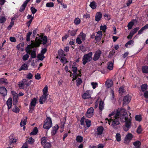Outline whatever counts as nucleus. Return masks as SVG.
<instances>
[{"mask_svg":"<svg viewBox=\"0 0 148 148\" xmlns=\"http://www.w3.org/2000/svg\"><path fill=\"white\" fill-rule=\"evenodd\" d=\"M94 109L93 108L91 107L88 109L86 114V116L88 118H90L93 115Z\"/></svg>","mask_w":148,"mask_h":148,"instance_id":"nucleus-8","label":"nucleus"},{"mask_svg":"<svg viewBox=\"0 0 148 148\" xmlns=\"http://www.w3.org/2000/svg\"><path fill=\"white\" fill-rule=\"evenodd\" d=\"M10 138V144H12L16 142V140L12 136H10L9 137Z\"/></svg>","mask_w":148,"mask_h":148,"instance_id":"nucleus-30","label":"nucleus"},{"mask_svg":"<svg viewBox=\"0 0 148 148\" xmlns=\"http://www.w3.org/2000/svg\"><path fill=\"white\" fill-rule=\"evenodd\" d=\"M13 96V105H16L17 102H18L17 98H18V95L17 93H12Z\"/></svg>","mask_w":148,"mask_h":148,"instance_id":"nucleus-16","label":"nucleus"},{"mask_svg":"<svg viewBox=\"0 0 148 148\" xmlns=\"http://www.w3.org/2000/svg\"><path fill=\"white\" fill-rule=\"evenodd\" d=\"M32 80H30L29 81L27 79H25L22 80L21 82H20L18 84L19 87L25 90L26 91L28 92H31L28 90L29 88V86L31 84V82Z\"/></svg>","mask_w":148,"mask_h":148,"instance_id":"nucleus-2","label":"nucleus"},{"mask_svg":"<svg viewBox=\"0 0 148 148\" xmlns=\"http://www.w3.org/2000/svg\"><path fill=\"white\" fill-rule=\"evenodd\" d=\"M15 105L14 108L12 109V111L16 113H18L19 112V109L16 105Z\"/></svg>","mask_w":148,"mask_h":148,"instance_id":"nucleus-42","label":"nucleus"},{"mask_svg":"<svg viewBox=\"0 0 148 148\" xmlns=\"http://www.w3.org/2000/svg\"><path fill=\"white\" fill-rule=\"evenodd\" d=\"M142 70L143 73H148V66L147 65L143 66L142 68Z\"/></svg>","mask_w":148,"mask_h":148,"instance_id":"nucleus-24","label":"nucleus"},{"mask_svg":"<svg viewBox=\"0 0 148 148\" xmlns=\"http://www.w3.org/2000/svg\"><path fill=\"white\" fill-rule=\"evenodd\" d=\"M8 84V82L6 79L4 78L0 79V85H1L3 84Z\"/></svg>","mask_w":148,"mask_h":148,"instance_id":"nucleus-22","label":"nucleus"},{"mask_svg":"<svg viewBox=\"0 0 148 148\" xmlns=\"http://www.w3.org/2000/svg\"><path fill=\"white\" fill-rule=\"evenodd\" d=\"M29 58V55L27 53L25 55H24L22 58V59L23 60L25 61L27 60H28V58Z\"/></svg>","mask_w":148,"mask_h":148,"instance_id":"nucleus-55","label":"nucleus"},{"mask_svg":"<svg viewBox=\"0 0 148 148\" xmlns=\"http://www.w3.org/2000/svg\"><path fill=\"white\" fill-rule=\"evenodd\" d=\"M38 131L37 127H35L32 131L30 133V134L32 135H35L37 133Z\"/></svg>","mask_w":148,"mask_h":148,"instance_id":"nucleus-28","label":"nucleus"},{"mask_svg":"<svg viewBox=\"0 0 148 148\" xmlns=\"http://www.w3.org/2000/svg\"><path fill=\"white\" fill-rule=\"evenodd\" d=\"M79 38L81 39L82 41L83 42L85 40L86 37V35L83 32H81L78 36Z\"/></svg>","mask_w":148,"mask_h":148,"instance_id":"nucleus-20","label":"nucleus"},{"mask_svg":"<svg viewBox=\"0 0 148 148\" xmlns=\"http://www.w3.org/2000/svg\"><path fill=\"white\" fill-rule=\"evenodd\" d=\"M80 20L78 18H76L74 21V23L75 25H78L80 23Z\"/></svg>","mask_w":148,"mask_h":148,"instance_id":"nucleus-48","label":"nucleus"},{"mask_svg":"<svg viewBox=\"0 0 148 148\" xmlns=\"http://www.w3.org/2000/svg\"><path fill=\"white\" fill-rule=\"evenodd\" d=\"M78 75H78L77 74V73H73V79H72V81H74V80H75V79H77Z\"/></svg>","mask_w":148,"mask_h":148,"instance_id":"nucleus-54","label":"nucleus"},{"mask_svg":"<svg viewBox=\"0 0 148 148\" xmlns=\"http://www.w3.org/2000/svg\"><path fill=\"white\" fill-rule=\"evenodd\" d=\"M76 81L77 82V85L78 86L80 85L82 82V80L80 78H78Z\"/></svg>","mask_w":148,"mask_h":148,"instance_id":"nucleus-50","label":"nucleus"},{"mask_svg":"<svg viewBox=\"0 0 148 148\" xmlns=\"http://www.w3.org/2000/svg\"><path fill=\"white\" fill-rule=\"evenodd\" d=\"M31 0H26L25 1L22 5L20 7L19 11L22 12L25 9L28 3Z\"/></svg>","mask_w":148,"mask_h":148,"instance_id":"nucleus-11","label":"nucleus"},{"mask_svg":"<svg viewBox=\"0 0 148 148\" xmlns=\"http://www.w3.org/2000/svg\"><path fill=\"white\" fill-rule=\"evenodd\" d=\"M59 127V126L57 125H56L53 127L52 130L51 132V134L52 136L54 135L56 133Z\"/></svg>","mask_w":148,"mask_h":148,"instance_id":"nucleus-15","label":"nucleus"},{"mask_svg":"<svg viewBox=\"0 0 148 148\" xmlns=\"http://www.w3.org/2000/svg\"><path fill=\"white\" fill-rule=\"evenodd\" d=\"M30 10L32 13L33 14H35L37 11V10L33 7H31Z\"/></svg>","mask_w":148,"mask_h":148,"instance_id":"nucleus-59","label":"nucleus"},{"mask_svg":"<svg viewBox=\"0 0 148 148\" xmlns=\"http://www.w3.org/2000/svg\"><path fill=\"white\" fill-rule=\"evenodd\" d=\"M121 115L125 119V127L127 128V130L124 129V130L126 131H127L128 129L130 127L132 118L130 116L128 117L125 109H123L121 110L120 112H117L116 114L114 112H112L109 115V117L111 118L109 119L107 118L106 120L108 121V124L112 127L116 129L118 125L120 124L119 117Z\"/></svg>","mask_w":148,"mask_h":148,"instance_id":"nucleus-1","label":"nucleus"},{"mask_svg":"<svg viewBox=\"0 0 148 148\" xmlns=\"http://www.w3.org/2000/svg\"><path fill=\"white\" fill-rule=\"evenodd\" d=\"M142 131V129L140 125H139L137 130V132L138 134H140L141 133Z\"/></svg>","mask_w":148,"mask_h":148,"instance_id":"nucleus-63","label":"nucleus"},{"mask_svg":"<svg viewBox=\"0 0 148 148\" xmlns=\"http://www.w3.org/2000/svg\"><path fill=\"white\" fill-rule=\"evenodd\" d=\"M6 88L4 86L0 87V92H7Z\"/></svg>","mask_w":148,"mask_h":148,"instance_id":"nucleus-40","label":"nucleus"},{"mask_svg":"<svg viewBox=\"0 0 148 148\" xmlns=\"http://www.w3.org/2000/svg\"><path fill=\"white\" fill-rule=\"evenodd\" d=\"M136 121H140L141 120V116L140 115H137L135 116Z\"/></svg>","mask_w":148,"mask_h":148,"instance_id":"nucleus-61","label":"nucleus"},{"mask_svg":"<svg viewBox=\"0 0 148 148\" xmlns=\"http://www.w3.org/2000/svg\"><path fill=\"white\" fill-rule=\"evenodd\" d=\"M133 137L131 133H128L125 137V141L129 140L130 141Z\"/></svg>","mask_w":148,"mask_h":148,"instance_id":"nucleus-21","label":"nucleus"},{"mask_svg":"<svg viewBox=\"0 0 148 148\" xmlns=\"http://www.w3.org/2000/svg\"><path fill=\"white\" fill-rule=\"evenodd\" d=\"M76 42L78 44H80L82 43V41L79 37H78L76 38Z\"/></svg>","mask_w":148,"mask_h":148,"instance_id":"nucleus-64","label":"nucleus"},{"mask_svg":"<svg viewBox=\"0 0 148 148\" xmlns=\"http://www.w3.org/2000/svg\"><path fill=\"white\" fill-rule=\"evenodd\" d=\"M54 6V3L53 2H48L46 4V7L48 8L53 7Z\"/></svg>","mask_w":148,"mask_h":148,"instance_id":"nucleus-41","label":"nucleus"},{"mask_svg":"<svg viewBox=\"0 0 148 148\" xmlns=\"http://www.w3.org/2000/svg\"><path fill=\"white\" fill-rule=\"evenodd\" d=\"M134 22L131 21L128 24L127 27H128V29H131L132 26L134 25Z\"/></svg>","mask_w":148,"mask_h":148,"instance_id":"nucleus-35","label":"nucleus"},{"mask_svg":"<svg viewBox=\"0 0 148 148\" xmlns=\"http://www.w3.org/2000/svg\"><path fill=\"white\" fill-rule=\"evenodd\" d=\"M12 104V99L11 98H9L7 101V104L8 109L9 110L11 108Z\"/></svg>","mask_w":148,"mask_h":148,"instance_id":"nucleus-18","label":"nucleus"},{"mask_svg":"<svg viewBox=\"0 0 148 148\" xmlns=\"http://www.w3.org/2000/svg\"><path fill=\"white\" fill-rule=\"evenodd\" d=\"M113 82L112 80L107 79L106 82V86L107 88V91L110 92H114V91L112 88Z\"/></svg>","mask_w":148,"mask_h":148,"instance_id":"nucleus-5","label":"nucleus"},{"mask_svg":"<svg viewBox=\"0 0 148 148\" xmlns=\"http://www.w3.org/2000/svg\"><path fill=\"white\" fill-rule=\"evenodd\" d=\"M78 30V29L69 30L68 31V33L71 36H74L76 34Z\"/></svg>","mask_w":148,"mask_h":148,"instance_id":"nucleus-17","label":"nucleus"},{"mask_svg":"<svg viewBox=\"0 0 148 148\" xmlns=\"http://www.w3.org/2000/svg\"><path fill=\"white\" fill-rule=\"evenodd\" d=\"M89 6L92 9H95L97 8V4L95 1H93L90 3Z\"/></svg>","mask_w":148,"mask_h":148,"instance_id":"nucleus-23","label":"nucleus"},{"mask_svg":"<svg viewBox=\"0 0 148 148\" xmlns=\"http://www.w3.org/2000/svg\"><path fill=\"white\" fill-rule=\"evenodd\" d=\"M28 66L26 64H24L22 66L19 68V70L21 71L22 70H26L27 69Z\"/></svg>","mask_w":148,"mask_h":148,"instance_id":"nucleus-27","label":"nucleus"},{"mask_svg":"<svg viewBox=\"0 0 148 148\" xmlns=\"http://www.w3.org/2000/svg\"><path fill=\"white\" fill-rule=\"evenodd\" d=\"M134 42V41L132 40H131L127 42L125 45V46L127 48H128V45H131L132 44H133Z\"/></svg>","mask_w":148,"mask_h":148,"instance_id":"nucleus-45","label":"nucleus"},{"mask_svg":"<svg viewBox=\"0 0 148 148\" xmlns=\"http://www.w3.org/2000/svg\"><path fill=\"white\" fill-rule=\"evenodd\" d=\"M147 87V85L146 84H144L141 86V89L143 92H144L146 90Z\"/></svg>","mask_w":148,"mask_h":148,"instance_id":"nucleus-32","label":"nucleus"},{"mask_svg":"<svg viewBox=\"0 0 148 148\" xmlns=\"http://www.w3.org/2000/svg\"><path fill=\"white\" fill-rule=\"evenodd\" d=\"M37 58L39 60L42 61L44 58H45V57L44 55H42L40 54H39L37 56Z\"/></svg>","mask_w":148,"mask_h":148,"instance_id":"nucleus-44","label":"nucleus"},{"mask_svg":"<svg viewBox=\"0 0 148 148\" xmlns=\"http://www.w3.org/2000/svg\"><path fill=\"white\" fill-rule=\"evenodd\" d=\"M47 93H43V95L40 97L39 100V103L40 104H43L47 100L48 94Z\"/></svg>","mask_w":148,"mask_h":148,"instance_id":"nucleus-10","label":"nucleus"},{"mask_svg":"<svg viewBox=\"0 0 148 148\" xmlns=\"http://www.w3.org/2000/svg\"><path fill=\"white\" fill-rule=\"evenodd\" d=\"M86 125L88 127H89L91 125V122L90 120L86 119Z\"/></svg>","mask_w":148,"mask_h":148,"instance_id":"nucleus-51","label":"nucleus"},{"mask_svg":"<svg viewBox=\"0 0 148 148\" xmlns=\"http://www.w3.org/2000/svg\"><path fill=\"white\" fill-rule=\"evenodd\" d=\"M104 102L102 101H100L99 109L100 110L102 111L104 109Z\"/></svg>","mask_w":148,"mask_h":148,"instance_id":"nucleus-25","label":"nucleus"},{"mask_svg":"<svg viewBox=\"0 0 148 148\" xmlns=\"http://www.w3.org/2000/svg\"><path fill=\"white\" fill-rule=\"evenodd\" d=\"M139 29V28L138 27H136L133 29L130 32H131L134 35L137 32Z\"/></svg>","mask_w":148,"mask_h":148,"instance_id":"nucleus-53","label":"nucleus"},{"mask_svg":"<svg viewBox=\"0 0 148 148\" xmlns=\"http://www.w3.org/2000/svg\"><path fill=\"white\" fill-rule=\"evenodd\" d=\"M91 84L93 89H95L98 86V84L97 82H92L91 83Z\"/></svg>","mask_w":148,"mask_h":148,"instance_id":"nucleus-62","label":"nucleus"},{"mask_svg":"<svg viewBox=\"0 0 148 148\" xmlns=\"http://www.w3.org/2000/svg\"><path fill=\"white\" fill-rule=\"evenodd\" d=\"M86 120L84 116H83L81 119L80 123L81 125H84V122H86Z\"/></svg>","mask_w":148,"mask_h":148,"instance_id":"nucleus-46","label":"nucleus"},{"mask_svg":"<svg viewBox=\"0 0 148 148\" xmlns=\"http://www.w3.org/2000/svg\"><path fill=\"white\" fill-rule=\"evenodd\" d=\"M47 140V137H43L41 139V143L42 145H44L46 142Z\"/></svg>","mask_w":148,"mask_h":148,"instance_id":"nucleus-34","label":"nucleus"},{"mask_svg":"<svg viewBox=\"0 0 148 148\" xmlns=\"http://www.w3.org/2000/svg\"><path fill=\"white\" fill-rule=\"evenodd\" d=\"M14 24V22H11L10 23V25L7 27V29L8 30L11 29L12 27Z\"/></svg>","mask_w":148,"mask_h":148,"instance_id":"nucleus-58","label":"nucleus"},{"mask_svg":"<svg viewBox=\"0 0 148 148\" xmlns=\"http://www.w3.org/2000/svg\"><path fill=\"white\" fill-rule=\"evenodd\" d=\"M32 34V32H29L26 35V41H29L30 40V37Z\"/></svg>","mask_w":148,"mask_h":148,"instance_id":"nucleus-39","label":"nucleus"},{"mask_svg":"<svg viewBox=\"0 0 148 148\" xmlns=\"http://www.w3.org/2000/svg\"><path fill=\"white\" fill-rule=\"evenodd\" d=\"M107 68L110 70L113 69V64L112 62H109L108 63Z\"/></svg>","mask_w":148,"mask_h":148,"instance_id":"nucleus-29","label":"nucleus"},{"mask_svg":"<svg viewBox=\"0 0 148 148\" xmlns=\"http://www.w3.org/2000/svg\"><path fill=\"white\" fill-rule=\"evenodd\" d=\"M37 103V99L35 98H34L31 102L29 105V112L31 113L34 110L35 106Z\"/></svg>","mask_w":148,"mask_h":148,"instance_id":"nucleus-6","label":"nucleus"},{"mask_svg":"<svg viewBox=\"0 0 148 148\" xmlns=\"http://www.w3.org/2000/svg\"><path fill=\"white\" fill-rule=\"evenodd\" d=\"M102 17V14L100 12H97L95 16V20L97 22L99 21Z\"/></svg>","mask_w":148,"mask_h":148,"instance_id":"nucleus-14","label":"nucleus"},{"mask_svg":"<svg viewBox=\"0 0 148 148\" xmlns=\"http://www.w3.org/2000/svg\"><path fill=\"white\" fill-rule=\"evenodd\" d=\"M131 99V97L129 95H127L125 96L123 99V102L124 105L127 104L129 103Z\"/></svg>","mask_w":148,"mask_h":148,"instance_id":"nucleus-12","label":"nucleus"},{"mask_svg":"<svg viewBox=\"0 0 148 148\" xmlns=\"http://www.w3.org/2000/svg\"><path fill=\"white\" fill-rule=\"evenodd\" d=\"M133 144L135 147H140L141 145V143L140 141L138 140L134 142Z\"/></svg>","mask_w":148,"mask_h":148,"instance_id":"nucleus-43","label":"nucleus"},{"mask_svg":"<svg viewBox=\"0 0 148 148\" xmlns=\"http://www.w3.org/2000/svg\"><path fill=\"white\" fill-rule=\"evenodd\" d=\"M91 97L89 93H84L82 95V98L84 99H88Z\"/></svg>","mask_w":148,"mask_h":148,"instance_id":"nucleus-26","label":"nucleus"},{"mask_svg":"<svg viewBox=\"0 0 148 148\" xmlns=\"http://www.w3.org/2000/svg\"><path fill=\"white\" fill-rule=\"evenodd\" d=\"M31 48L30 45H28L25 48V51L27 54H30L32 51H31Z\"/></svg>","mask_w":148,"mask_h":148,"instance_id":"nucleus-31","label":"nucleus"},{"mask_svg":"<svg viewBox=\"0 0 148 148\" xmlns=\"http://www.w3.org/2000/svg\"><path fill=\"white\" fill-rule=\"evenodd\" d=\"M6 20V18L5 16H1L0 18V23H3Z\"/></svg>","mask_w":148,"mask_h":148,"instance_id":"nucleus-38","label":"nucleus"},{"mask_svg":"<svg viewBox=\"0 0 148 148\" xmlns=\"http://www.w3.org/2000/svg\"><path fill=\"white\" fill-rule=\"evenodd\" d=\"M102 37V36L97 35L95 37V39L96 41H99Z\"/></svg>","mask_w":148,"mask_h":148,"instance_id":"nucleus-60","label":"nucleus"},{"mask_svg":"<svg viewBox=\"0 0 148 148\" xmlns=\"http://www.w3.org/2000/svg\"><path fill=\"white\" fill-rule=\"evenodd\" d=\"M27 119V117L26 116L24 117L22 119L20 123L21 127H22L23 126L26 124Z\"/></svg>","mask_w":148,"mask_h":148,"instance_id":"nucleus-19","label":"nucleus"},{"mask_svg":"<svg viewBox=\"0 0 148 148\" xmlns=\"http://www.w3.org/2000/svg\"><path fill=\"white\" fill-rule=\"evenodd\" d=\"M51 143H46L44 147V148H51Z\"/></svg>","mask_w":148,"mask_h":148,"instance_id":"nucleus-47","label":"nucleus"},{"mask_svg":"<svg viewBox=\"0 0 148 148\" xmlns=\"http://www.w3.org/2000/svg\"><path fill=\"white\" fill-rule=\"evenodd\" d=\"M30 55H31V56L32 58H35L36 57V51L34 50L32 51Z\"/></svg>","mask_w":148,"mask_h":148,"instance_id":"nucleus-37","label":"nucleus"},{"mask_svg":"<svg viewBox=\"0 0 148 148\" xmlns=\"http://www.w3.org/2000/svg\"><path fill=\"white\" fill-rule=\"evenodd\" d=\"M103 130V127L102 126L98 127H97L96 131H95V135L99 137L102 134Z\"/></svg>","mask_w":148,"mask_h":148,"instance_id":"nucleus-7","label":"nucleus"},{"mask_svg":"<svg viewBox=\"0 0 148 148\" xmlns=\"http://www.w3.org/2000/svg\"><path fill=\"white\" fill-rule=\"evenodd\" d=\"M101 51L99 49L97 50L95 52L93 60L94 61H96L98 60L101 56Z\"/></svg>","mask_w":148,"mask_h":148,"instance_id":"nucleus-9","label":"nucleus"},{"mask_svg":"<svg viewBox=\"0 0 148 148\" xmlns=\"http://www.w3.org/2000/svg\"><path fill=\"white\" fill-rule=\"evenodd\" d=\"M100 29L103 31H106L107 29V26L106 25H101L100 27Z\"/></svg>","mask_w":148,"mask_h":148,"instance_id":"nucleus-57","label":"nucleus"},{"mask_svg":"<svg viewBox=\"0 0 148 148\" xmlns=\"http://www.w3.org/2000/svg\"><path fill=\"white\" fill-rule=\"evenodd\" d=\"M41 41L40 40L37 41L35 42L32 43L31 45L32 48L39 47L40 46V44H41Z\"/></svg>","mask_w":148,"mask_h":148,"instance_id":"nucleus-13","label":"nucleus"},{"mask_svg":"<svg viewBox=\"0 0 148 148\" xmlns=\"http://www.w3.org/2000/svg\"><path fill=\"white\" fill-rule=\"evenodd\" d=\"M116 140L118 142L120 141L121 140V135L119 133H117L116 135Z\"/></svg>","mask_w":148,"mask_h":148,"instance_id":"nucleus-49","label":"nucleus"},{"mask_svg":"<svg viewBox=\"0 0 148 148\" xmlns=\"http://www.w3.org/2000/svg\"><path fill=\"white\" fill-rule=\"evenodd\" d=\"M83 137L80 136H78L76 138L77 141L78 143H81L83 141Z\"/></svg>","mask_w":148,"mask_h":148,"instance_id":"nucleus-33","label":"nucleus"},{"mask_svg":"<svg viewBox=\"0 0 148 148\" xmlns=\"http://www.w3.org/2000/svg\"><path fill=\"white\" fill-rule=\"evenodd\" d=\"M72 70L73 72V73H77V68L76 66H74L72 67Z\"/></svg>","mask_w":148,"mask_h":148,"instance_id":"nucleus-56","label":"nucleus"},{"mask_svg":"<svg viewBox=\"0 0 148 148\" xmlns=\"http://www.w3.org/2000/svg\"><path fill=\"white\" fill-rule=\"evenodd\" d=\"M52 125V122L51 118L49 117H47L45 121L43 128L46 129H49Z\"/></svg>","mask_w":148,"mask_h":148,"instance_id":"nucleus-4","label":"nucleus"},{"mask_svg":"<svg viewBox=\"0 0 148 148\" xmlns=\"http://www.w3.org/2000/svg\"><path fill=\"white\" fill-rule=\"evenodd\" d=\"M119 92H125V90L123 86L120 87L119 89Z\"/></svg>","mask_w":148,"mask_h":148,"instance_id":"nucleus-52","label":"nucleus"},{"mask_svg":"<svg viewBox=\"0 0 148 148\" xmlns=\"http://www.w3.org/2000/svg\"><path fill=\"white\" fill-rule=\"evenodd\" d=\"M92 52L88 53L84 55L82 58V64L85 65L87 63L91 61L92 59Z\"/></svg>","mask_w":148,"mask_h":148,"instance_id":"nucleus-3","label":"nucleus"},{"mask_svg":"<svg viewBox=\"0 0 148 148\" xmlns=\"http://www.w3.org/2000/svg\"><path fill=\"white\" fill-rule=\"evenodd\" d=\"M42 44L43 45H45L47 42V36H44L42 38Z\"/></svg>","mask_w":148,"mask_h":148,"instance_id":"nucleus-36","label":"nucleus"}]
</instances>
